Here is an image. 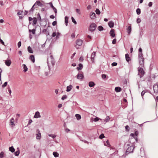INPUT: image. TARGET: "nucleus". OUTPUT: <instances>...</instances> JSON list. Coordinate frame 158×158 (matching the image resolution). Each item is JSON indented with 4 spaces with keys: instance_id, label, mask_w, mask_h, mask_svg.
I'll return each mask as SVG.
<instances>
[{
    "instance_id": "1",
    "label": "nucleus",
    "mask_w": 158,
    "mask_h": 158,
    "mask_svg": "<svg viewBox=\"0 0 158 158\" xmlns=\"http://www.w3.org/2000/svg\"><path fill=\"white\" fill-rule=\"evenodd\" d=\"M138 75L139 76L140 78L143 77L145 74V72L143 69L140 66L138 68Z\"/></svg>"
},
{
    "instance_id": "2",
    "label": "nucleus",
    "mask_w": 158,
    "mask_h": 158,
    "mask_svg": "<svg viewBox=\"0 0 158 158\" xmlns=\"http://www.w3.org/2000/svg\"><path fill=\"white\" fill-rule=\"evenodd\" d=\"M134 146H132L129 147L127 149L126 153L127 154H129L130 153L132 152L133 151L134 148Z\"/></svg>"
},
{
    "instance_id": "3",
    "label": "nucleus",
    "mask_w": 158,
    "mask_h": 158,
    "mask_svg": "<svg viewBox=\"0 0 158 158\" xmlns=\"http://www.w3.org/2000/svg\"><path fill=\"white\" fill-rule=\"evenodd\" d=\"M96 27V25L95 23H92L89 26V31L91 32H93L95 30Z\"/></svg>"
},
{
    "instance_id": "4",
    "label": "nucleus",
    "mask_w": 158,
    "mask_h": 158,
    "mask_svg": "<svg viewBox=\"0 0 158 158\" xmlns=\"http://www.w3.org/2000/svg\"><path fill=\"white\" fill-rule=\"evenodd\" d=\"M54 62V59L52 55H51L49 56L47 58V62L48 64L49 62H51L52 63Z\"/></svg>"
},
{
    "instance_id": "5",
    "label": "nucleus",
    "mask_w": 158,
    "mask_h": 158,
    "mask_svg": "<svg viewBox=\"0 0 158 158\" xmlns=\"http://www.w3.org/2000/svg\"><path fill=\"white\" fill-rule=\"evenodd\" d=\"M96 53L95 52H93L91 54V60L93 63L94 62V58L96 56Z\"/></svg>"
},
{
    "instance_id": "6",
    "label": "nucleus",
    "mask_w": 158,
    "mask_h": 158,
    "mask_svg": "<svg viewBox=\"0 0 158 158\" xmlns=\"http://www.w3.org/2000/svg\"><path fill=\"white\" fill-rule=\"evenodd\" d=\"M84 76L83 74V73H78L77 76V78L81 80H82L84 78Z\"/></svg>"
},
{
    "instance_id": "7",
    "label": "nucleus",
    "mask_w": 158,
    "mask_h": 158,
    "mask_svg": "<svg viewBox=\"0 0 158 158\" xmlns=\"http://www.w3.org/2000/svg\"><path fill=\"white\" fill-rule=\"evenodd\" d=\"M36 132L38 133L36 134V139H40L41 137V134L40 133V131L39 129H37Z\"/></svg>"
},
{
    "instance_id": "8",
    "label": "nucleus",
    "mask_w": 158,
    "mask_h": 158,
    "mask_svg": "<svg viewBox=\"0 0 158 158\" xmlns=\"http://www.w3.org/2000/svg\"><path fill=\"white\" fill-rule=\"evenodd\" d=\"M14 118H12L10 120V125L12 127H13L15 126V124L14 123Z\"/></svg>"
},
{
    "instance_id": "9",
    "label": "nucleus",
    "mask_w": 158,
    "mask_h": 158,
    "mask_svg": "<svg viewBox=\"0 0 158 158\" xmlns=\"http://www.w3.org/2000/svg\"><path fill=\"white\" fill-rule=\"evenodd\" d=\"M34 117L35 118H38L41 117V115L40 114V113L37 111L35 112V115L34 116Z\"/></svg>"
},
{
    "instance_id": "10",
    "label": "nucleus",
    "mask_w": 158,
    "mask_h": 158,
    "mask_svg": "<svg viewBox=\"0 0 158 158\" xmlns=\"http://www.w3.org/2000/svg\"><path fill=\"white\" fill-rule=\"evenodd\" d=\"M110 36H111L112 37H114L115 36L114 29H111L110 32Z\"/></svg>"
},
{
    "instance_id": "11",
    "label": "nucleus",
    "mask_w": 158,
    "mask_h": 158,
    "mask_svg": "<svg viewBox=\"0 0 158 158\" xmlns=\"http://www.w3.org/2000/svg\"><path fill=\"white\" fill-rule=\"evenodd\" d=\"M48 4H49L50 6L53 9L56 15L57 13V10L56 9L53 5L52 3V2H50L48 3Z\"/></svg>"
},
{
    "instance_id": "12",
    "label": "nucleus",
    "mask_w": 158,
    "mask_h": 158,
    "mask_svg": "<svg viewBox=\"0 0 158 158\" xmlns=\"http://www.w3.org/2000/svg\"><path fill=\"white\" fill-rule=\"evenodd\" d=\"M153 90L155 93H157L158 92V85H155L153 86Z\"/></svg>"
},
{
    "instance_id": "13",
    "label": "nucleus",
    "mask_w": 158,
    "mask_h": 158,
    "mask_svg": "<svg viewBox=\"0 0 158 158\" xmlns=\"http://www.w3.org/2000/svg\"><path fill=\"white\" fill-rule=\"evenodd\" d=\"M83 41L81 39H78L76 41L77 44L78 46H81L82 44Z\"/></svg>"
},
{
    "instance_id": "14",
    "label": "nucleus",
    "mask_w": 158,
    "mask_h": 158,
    "mask_svg": "<svg viewBox=\"0 0 158 158\" xmlns=\"http://www.w3.org/2000/svg\"><path fill=\"white\" fill-rule=\"evenodd\" d=\"M90 18L92 19H94L96 18V15L94 12H91L90 14Z\"/></svg>"
},
{
    "instance_id": "15",
    "label": "nucleus",
    "mask_w": 158,
    "mask_h": 158,
    "mask_svg": "<svg viewBox=\"0 0 158 158\" xmlns=\"http://www.w3.org/2000/svg\"><path fill=\"white\" fill-rule=\"evenodd\" d=\"M5 63L6 66H9L11 64V61L10 60H5Z\"/></svg>"
},
{
    "instance_id": "16",
    "label": "nucleus",
    "mask_w": 158,
    "mask_h": 158,
    "mask_svg": "<svg viewBox=\"0 0 158 158\" xmlns=\"http://www.w3.org/2000/svg\"><path fill=\"white\" fill-rule=\"evenodd\" d=\"M139 64L140 65V66H141V67L144 66V59H142V60L139 59Z\"/></svg>"
},
{
    "instance_id": "17",
    "label": "nucleus",
    "mask_w": 158,
    "mask_h": 158,
    "mask_svg": "<svg viewBox=\"0 0 158 158\" xmlns=\"http://www.w3.org/2000/svg\"><path fill=\"white\" fill-rule=\"evenodd\" d=\"M36 5L40 6H43V4L39 1H36L34 4V6H35Z\"/></svg>"
},
{
    "instance_id": "18",
    "label": "nucleus",
    "mask_w": 158,
    "mask_h": 158,
    "mask_svg": "<svg viewBox=\"0 0 158 158\" xmlns=\"http://www.w3.org/2000/svg\"><path fill=\"white\" fill-rule=\"evenodd\" d=\"M108 25L110 28H112L113 27L114 24L113 21H110L108 23Z\"/></svg>"
},
{
    "instance_id": "19",
    "label": "nucleus",
    "mask_w": 158,
    "mask_h": 158,
    "mask_svg": "<svg viewBox=\"0 0 158 158\" xmlns=\"http://www.w3.org/2000/svg\"><path fill=\"white\" fill-rule=\"evenodd\" d=\"M122 89L119 87H116L115 88V91L116 92H120L122 91Z\"/></svg>"
},
{
    "instance_id": "20",
    "label": "nucleus",
    "mask_w": 158,
    "mask_h": 158,
    "mask_svg": "<svg viewBox=\"0 0 158 158\" xmlns=\"http://www.w3.org/2000/svg\"><path fill=\"white\" fill-rule=\"evenodd\" d=\"M125 58L126 61L128 62L129 61L131 60V59L128 54H125Z\"/></svg>"
},
{
    "instance_id": "21",
    "label": "nucleus",
    "mask_w": 158,
    "mask_h": 158,
    "mask_svg": "<svg viewBox=\"0 0 158 158\" xmlns=\"http://www.w3.org/2000/svg\"><path fill=\"white\" fill-rule=\"evenodd\" d=\"M35 6H34V5H33V6H32L31 8L30 9V10H29V12L30 14L32 13L34 10L35 9V8H37V7H35Z\"/></svg>"
},
{
    "instance_id": "22",
    "label": "nucleus",
    "mask_w": 158,
    "mask_h": 158,
    "mask_svg": "<svg viewBox=\"0 0 158 158\" xmlns=\"http://www.w3.org/2000/svg\"><path fill=\"white\" fill-rule=\"evenodd\" d=\"M30 59L32 62L34 63L35 62V59L34 55H31L30 56Z\"/></svg>"
},
{
    "instance_id": "23",
    "label": "nucleus",
    "mask_w": 158,
    "mask_h": 158,
    "mask_svg": "<svg viewBox=\"0 0 158 158\" xmlns=\"http://www.w3.org/2000/svg\"><path fill=\"white\" fill-rule=\"evenodd\" d=\"M95 84L93 81H90L89 83V85L90 87H93L94 86Z\"/></svg>"
},
{
    "instance_id": "24",
    "label": "nucleus",
    "mask_w": 158,
    "mask_h": 158,
    "mask_svg": "<svg viewBox=\"0 0 158 158\" xmlns=\"http://www.w3.org/2000/svg\"><path fill=\"white\" fill-rule=\"evenodd\" d=\"M131 25L129 26L128 27V28L127 29V31L128 33L129 34H130L131 33Z\"/></svg>"
},
{
    "instance_id": "25",
    "label": "nucleus",
    "mask_w": 158,
    "mask_h": 158,
    "mask_svg": "<svg viewBox=\"0 0 158 158\" xmlns=\"http://www.w3.org/2000/svg\"><path fill=\"white\" fill-rule=\"evenodd\" d=\"M72 88V86L71 85H69V86H68L67 87L66 91L67 92L70 91Z\"/></svg>"
},
{
    "instance_id": "26",
    "label": "nucleus",
    "mask_w": 158,
    "mask_h": 158,
    "mask_svg": "<svg viewBox=\"0 0 158 158\" xmlns=\"http://www.w3.org/2000/svg\"><path fill=\"white\" fill-rule=\"evenodd\" d=\"M22 66H23V68L24 69L23 71L25 72H27V70L28 68H27V66H26V65L25 64H23Z\"/></svg>"
},
{
    "instance_id": "27",
    "label": "nucleus",
    "mask_w": 158,
    "mask_h": 158,
    "mask_svg": "<svg viewBox=\"0 0 158 158\" xmlns=\"http://www.w3.org/2000/svg\"><path fill=\"white\" fill-rule=\"evenodd\" d=\"M79 67H77V69L78 70H81L83 68V65L81 64H79L78 65Z\"/></svg>"
},
{
    "instance_id": "28",
    "label": "nucleus",
    "mask_w": 158,
    "mask_h": 158,
    "mask_svg": "<svg viewBox=\"0 0 158 158\" xmlns=\"http://www.w3.org/2000/svg\"><path fill=\"white\" fill-rule=\"evenodd\" d=\"M27 50L28 52L30 53H33V51L32 50L30 46H28L27 48Z\"/></svg>"
},
{
    "instance_id": "29",
    "label": "nucleus",
    "mask_w": 158,
    "mask_h": 158,
    "mask_svg": "<svg viewBox=\"0 0 158 158\" xmlns=\"http://www.w3.org/2000/svg\"><path fill=\"white\" fill-rule=\"evenodd\" d=\"M144 59L143 56V54L142 53H139V59L142 60Z\"/></svg>"
},
{
    "instance_id": "30",
    "label": "nucleus",
    "mask_w": 158,
    "mask_h": 158,
    "mask_svg": "<svg viewBox=\"0 0 158 158\" xmlns=\"http://www.w3.org/2000/svg\"><path fill=\"white\" fill-rule=\"evenodd\" d=\"M33 23H32L33 25L34 26L37 23V19L36 18H34L33 19Z\"/></svg>"
},
{
    "instance_id": "31",
    "label": "nucleus",
    "mask_w": 158,
    "mask_h": 158,
    "mask_svg": "<svg viewBox=\"0 0 158 158\" xmlns=\"http://www.w3.org/2000/svg\"><path fill=\"white\" fill-rule=\"evenodd\" d=\"M68 19L69 18L68 17L65 16V23L66 26L68 25Z\"/></svg>"
},
{
    "instance_id": "32",
    "label": "nucleus",
    "mask_w": 158,
    "mask_h": 158,
    "mask_svg": "<svg viewBox=\"0 0 158 158\" xmlns=\"http://www.w3.org/2000/svg\"><path fill=\"white\" fill-rule=\"evenodd\" d=\"M75 116L76 118L78 120H79L81 119V116L78 114H77L75 115Z\"/></svg>"
},
{
    "instance_id": "33",
    "label": "nucleus",
    "mask_w": 158,
    "mask_h": 158,
    "mask_svg": "<svg viewBox=\"0 0 158 158\" xmlns=\"http://www.w3.org/2000/svg\"><path fill=\"white\" fill-rule=\"evenodd\" d=\"M53 155L54 157H58L59 156V153L57 152H54L53 153Z\"/></svg>"
},
{
    "instance_id": "34",
    "label": "nucleus",
    "mask_w": 158,
    "mask_h": 158,
    "mask_svg": "<svg viewBox=\"0 0 158 158\" xmlns=\"http://www.w3.org/2000/svg\"><path fill=\"white\" fill-rule=\"evenodd\" d=\"M9 151L11 152H13L15 151V149L13 147V146H12L11 147H10L9 148Z\"/></svg>"
},
{
    "instance_id": "35",
    "label": "nucleus",
    "mask_w": 158,
    "mask_h": 158,
    "mask_svg": "<svg viewBox=\"0 0 158 158\" xmlns=\"http://www.w3.org/2000/svg\"><path fill=\"white\" fill-rule=\"evenodd\" d=\"M35 29H33L32 30L29 29V32H32L33 34H35Z\"/></svg>"
},
{
    "instance_id": "36",
    "label": "nucleus",
    "mask_w": 158,
    "mask_h": 158,
    "mask_svg": "<svg viewBox=\"0 0 158 158\" xmlns=\"http://www.w3.org/2000/svg\"><path fill=\"white\" fill-rule=\"evenodd\" d=\"M20 151L19 149L18 151H17L15 152V155L16 156H18L19 155L20 153Z\"/></svg>"
},
{
    "instance_id": "37",
    "label": "nucleus",
    "mask_w": 158,
    "mask_h": 158,
    "mask_svg": "<svg viewBox=\"0 0 158 158\" xmlns=\"http://www.w3.org/2000/svg\"><path fill=\"white\" fill-rule=\"evenodd\" d=\"M136 12L137 15H139L141 13L140 9L139 8H137L136 10Z\"/></svg>"
},
{
    "instance_id": "38",
    "label": "nucleus",
    "mask_w": 158,
    "mask_h": 158,
    "mask_svg": "<svg viewBox=\"0 0 158 158\" xmlns=\"http://www.w3.org/2000/svg\"><path fill=\"white\" fill-rule=\"evenodd\" d=\"M110 119V117L109 116H107L104 121H106V122H108Z\"/></svg>"
},
{
    "instance_id": "39",
    "label": "nucleus",
    "mask_w": 158,
    "mask_h": 158,
    "mask_svg": "<svg viewBox=\"0 0 158 158\" xmlns=\"http://www.w3.org/2000/svg\"><path fill=\"white\" fill-rule=\"evenodd\" d=\"M96 13L97 14L99 15L100 14L101 12L98 9H96L95 10Z\"/></svg>"
},
{
    "instance_id": "40",
    "label": "nucleus",
    "mask_w": 158,
    "mask_h": 158,
    "mask_svg": "<svg viewBox=\"0 0 158 158\" xmlns=\"http://www.w3.org/2000/svg\"><path fill=\"white\" fill-rule=\"evenodd\" d=\"M98 29L99 31H101L103 30V28L101 26H99L98 27Z\"/></svg>"
},
{
    "instance_id": "41",
    "label": "nucleus",
    "mask_w": 158,
    "mask_h": 158,
    "mask_svg": "<svg viewBox=\"0 0 158 158\" xmlns=\"http://www.w3.org/2000/svg\"><path fill=\"white\" fill-rule=\"evenodd\" d=\"M48 136L52 137L53 139L55 138L56 137V135L54 134H49Z\"/></svg>"
},
{
    "instance_id": "42",
    "label": "nucleus",
    "mask_w": 158,
    "mask_h": 158,
    "mask_svg": "<svg viewBox=\"0 0 158 158\" xmlns=\"http://www.w3.org/2000/svg\"><path fill=\"white\" fill-rule=\"evenodd\" d=\"M4 153L3 152H2L0 153V158H3L4 157Z\"/></svg>"
},
{
    "instance_id": "43",
    "label": "nucleus",
    "mask_w": 158,
    "mask_h": 158,
    "mask_svg": "<svg viewBox=\"0 0 158 158\" xmlns=\"http://www.w3.org/2000/svg\"><path fill=\"white\" fill-rule=\"evenodd\" d=\"M60 33H59V32H58L57 33V34H56V39H58L59 37V36H60Z\"/></svg>"
},
{
    "instance_id": "44",
    "label": "nucleus",
    "mask_w": 158,
    "mask_h": 158,
    "mask_svg": "<svg viewBox=\"0 0 158 158\" xmlns=\"http://www.w3.org/2000/svg\"><path fill=\"white\" fill-rule=\"evenodd\" d=\"M104 145L106 146H107L108 145H109V142L107 140L106 142L104 143Z\"/></svg>"
},
{
    "instance_id": "45",
    "label": "nucleus",
    "mask_w": 158,
    "mask_h": 158,
    "mask_svg": "<svg viewBox=\"0 0 158 158\" xmlns=\"http://www.w3.org/2000/svg\"><path fill=\"white\" fill-rule=\"evenodd\" d=\"M67 98V96L66 95H64L61 98V99L62 100H64L66 99Z\"/></svg>"
},
{
    "instance_id": "46",
    "label": "nucleus",
    "mask_w": 158,
    "mask_h": 158,
    "mask_svg": "<svg viewBox=\"0 0 158 158\" xmlns=\"http://www.w3.org/2000/svg\"><path fill=\"white\" fill-rule=\"evenodd\" d=\"M99 119H100L98 117H96V118H94V122H97L99 120Z\"/></svg>"
},
{
    "instance_id": "47",
    "label": "nucleus",
    "mask_w": 158,
    "mask_h": 158,
    "mask_svg": "<svg viewBox=\"0 0 158 158\" xmlns=\"http://www.w3.org/2000/svg\"><path fill=\"white\" fill-rule=\"evenodd\" d=\"M71 19H72V22H73V23H74L75 24H76L77 22L73 17H72Z\"/></svg>"
},
{
    "instance_id": "48",
    "label": "nucleus",
    "mask_w": 158,
    "mask_h": 158,
    "mask_svg": "<svg viewBox=\"0 0 158 158\" xmlns=\"http://www.w3.org/2000/svg\"><path fill=\"white\" fill-rule=\"evenodd\" d=\"M125 128L126 130L127 131H129V127L127 125L125 127Z\"/></svg>"
},
{
    "instance_id": "49",
    "label": "nucleus",
    "mask_w": 158,
    "mask_h": 158,
    "mask_svg": "<svg viewBox=\"0 0 158 158\" xmlns=\"http://www.w3.org/2000/svg\"><path fill=\"white\" fill-rule=\"evenodd\" d=\"M7 82H5L4 84L2 85V87L4 88L7 85Z\"/></svg>"
},
{
    "instance_id": "50",
    "label": "nucleus",
    "mask_w": 158,
    "mask_h": 158,
    "mask_svg": "<svg viewBox=\"0 0 158 158\" xmlns=\"http://www.w3.org/2000/svg\"><path fill=\"white\" fill-rule=\"evenodd\" d=\"M104 137V135L103 134H101L99 136V138L101 139H102Z\"/></svg>"
},
{
    "instance_id": "51",
    "label": "nucleus",
    "mask_w": 158,
    "mask_h": 158,
    "mask_svg": "<svg viewBox=\"0 0 158 158\" xmlns=\"http://www.w3.org/2000/svg\"><path fill=\"white\" fill-rule=\"evenodd\" d=\"M20 116V115L19 114H16V118L15 119L16 120H18Z\"/></svg>"
},
{
    "instance_id": "52",
    "label": "nucleus",
    "mask_w": 158,
    "mask_h": 158,
    "mask_svg": "<svg viewBox=\"0 0 158 158\" xmlns=\"http://www.w3.org/2000/svg\"><path fill=\"white\" fill-rule=\"evenodd\" d=\"M145 92H145L144 91H143L141 93V96L143 98V96L144 95Z\"/></svg>"
},
{
    "instance_id": "53",
    "label": "nucleus",
    "mask_w": 158,
    "mask_h": 158,
    "mask_svg": "<svg viewBox=\"0 0 158 158\" xmlns=\"http://www.w3.org/2000/svg\"><path fill=\"white\" fill-rule=\"evenodd\" d=\"M141 21V20L139 18H138L136 20V22L138 23H139Z\"/></svg>"
},
{
    "instance_id": "54",
    "label": "nucleus",
    "mask_w": 158,
    "mask_h": 158,
    "mask_svg": "<svg viewBox=\"0 0 158 158\" xmlns=\"http://www.w3.org/2000/svg\"><path fill=\"white\" fill-rule=\"evenodd\" d=\"M56 35V32H53L52 35V37H55Z\"/></svg>"
},
{
    "instance_id": "55",
    "label": "nucleus",
    "mask_w": 158,
    "mask_h": 158,
    "mask_svg": "<svg viewBox=\"0 0 158 158\" xmlns=\"http://www.w3.org/2000/svg\"><path fill=\"white\" fill-rule=\"evenodd\" d=\"M116 39H114L112 41V43L113 44H116Z\"/></svg>"
},
{
    "instance_id": "56",
    "label": "nucleus",
    "mask_w": 158,
    "mask_h": 158,
    "mask_svg": "<svg viewBox=\"0 0 158 158\" xmlns=\"http://www.w3.org/2000/svg\"><path fill=\"white\" fill-rule=\"evenodd\" d=\"M37 15H38V20H41V17H40V14L39 13H38V14H37Z\"/></svg>"
},
{
    "instance_id": "57",
    "label": "nucleus",
    "mask_w": 158,
    "mask_h": 158,
    "mask_svg": "<svg viewBox=\"0 0 158 158\" xmlns=\"http://www.w3.org/2000/svg\"><path fill=\"white\" fill-rule=\"evenodd\" d=\"M117 63L116 62H113L112 64V65L113 66H115L117 65Z\"/></svg>"
},
{
    "instance_id": "58",
    "label": "nucleus",
    "mask_w": 158,
    "mask_h": 158,
    "mask_svg": "<svg viewBox=\"0 0 158 158\" xmlns=\"http://www.w3.org/2000/svg\"><path fill=\"white\" fill-rule=\"evenodd\" d=\"M18 47L19 48L20 47L21 45V41H19L18 44Z\"/></svg>"
},
{
    "instance_id": "59",
    "label": "nucleus",
    "mask_w": 158,
    "mask_h": 158,
    "mask_svg": "<svg viewBox=\"0 0 158 158\" xmlns=\"http://www.w3.org/2000/svg\"><path fill=\"white\" fill-rule=\"evenodd\" d=\"M152 2H150L148 4V6L150 7H151L152 6Z\"/></svg>"
},
{
    "instance_id": "60",
    "label": "nucleus",
    "mask_w": 158,
    "mask_h": 158,
    "mask_svg": "<svg viewBox=\"0 0 158 158\" xmlns=\"http://www.w3.org/2000/svg\"><path fill=\"white\" fill-rule=\"evenodd\" d=\"M57 24V22L56 21H54L52 23V25L53 26H55Z\"/></svg>"
},
{
    "instance_id": "61",
    "label": "nucleus",
    "mask_w": 158,
    "mask_h": 158,
    "mask_svg": "<svg viewBox=\"0 0 158 158\" xmlns=\"http://www.w3.org/2000/svg\"><path fill=\"white\" fill-rule=\"evenodd\" d=\"M23 12V11H19L17 13V14L18 15H21L22 14V13Z\"/></svg>"
},
{
    "instance_id": "62",
    "label": "nucleus",
    "mask_w": 158,
    "mask_h": 158,
    "mask_svg": "<svg viewBox=\"0 0 158 158\" xmlns=\"http://www.w3.org/2000/svg\"><path fill=\"white\" fill-rule=\"evenodd\" d=\"M106 76L105 74H103L102 75V77L103 79H105L106 78Z\"/></svg>"
},
{
    "instance_id": "63",
    "label": "nucleus",
    "mask_w": 158,
    "mask_h": 158,
    "mask_svg": "<svg viewBox=\"0 0 158 158\" xmlns=\"http://www.w3.org/2000/svg\"><path fill=\"white\" fill-rule=\"evenodd\" d=\"M76 11L77 13H78V14H80V10L79 9H76Z\"/></svg>"
},
{
    "instance_id": "64",
    "label": "nucleus",
    "mask_w": 158,
    "mask_h": 158,
    "mask_svg": "<svg viewBox=\"0 0 158 158\" xmlns=\"http://www.w3.org/2000/svg\"><path fill=\"white\" fill-rule=\"evenodd\" d=\"M91 5H89L87 7V8L88 9V10H89V9H91Z\"/></svg>"
}]
</instances>
